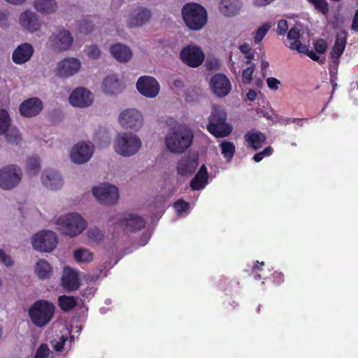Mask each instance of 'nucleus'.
Wrapping results in <instances>:
<instances>
[{"mask_svg": "<svg viewBox=\"0 0 358 358\" xmlns=\"http://www.w3.org/2000/svg\"><path fill=\"white\" fill-rule=\"evenodd\" d=\"M198 166V158L184 157L177 164V172L182 176H191Z\"/></svg>", "mask_w": 358, "mask_h": 358, "instance_id": "nucleus-24", "label": "nucleus"}, {"mask_svg": "<svg viewBox=\"0 0 358 358\" xmlns=\"http://www.w3.org/2000/svg\"><path fill=\"white\" fill-rule=\"evenodd\" d=\"M20 24L30 32L38 31L41 27V22L36 13L26 10L20 15Z\"/></svg>", "mask_w": 358, "mask_h": 358, "instance_id": "nucleus-21", "label": "nucleus"}, {"mask_svg": "<svg viewBox=\"0 0 358 358\" xmlns=\"http://www.w3.org/2000/svg\"><path fill=\"white\" fill-rule=\"evenodd\" d=\"M57 224L60 227L63 234L75 237L81 234L86 228V222L83 217L77 213H70L59 217Z\"/></svg>", "mask_w": 358, "mask_h": 358, "instance_id": "nucleus-6", "label": "nucleus"}, {"mask_svg": "<svg viewBox=\"0 0 358 358\" xmlns=\"http://www.w3.org/2000/svg\"><path fill=\"white\" fill-rule=\"evenodd\" d=\"M92 101L93 94L90 90L84 87L75 89L69 96L70 103L76 107H87L92 104Z\"/></svg>", "mask_w": 358, "mask_h": 358, "instance_id": "nucleus-14", "label": "nucleus"}, {"mask_svg": "<svg viewBox=\"0 0 358 358\" xmlns=\"http://www.w3.org/2000/svg\"><path fill=\"white\" fill-rule=\"evenodd\" d=\"M314 6L315 10L324 15L329 12V6L327 0H307Z\"/></svg>", "mask_w": 358, "mask_h": 358, "instance_id": "nucleus-41", "label": "nucleus"}, {"mask_svg": "<svg viewBox=\"0 0 358 358\" xmlns=\"http://www.w3.org/2000/svg\"><path fill=\"white\" fill-rule=\"evenodd\" d=\"M296 121H298L299 122H301L303 121L307 122V118H285V117H280L278 118V122L281 124L287 125L290 124L291 122H295Z\"/></svg>", "mask_w": 358, "mask_h": 358, "instance_id": "nucleus-57", "label": "nucleus"}, {"mask_svg": "<svg viewBox=\"0 0 358 358\" xmlns=\"http://www.w3.org/2000/svg\"><path fill=\"white\" fill-rule=\"evenodd\" d=\"M271 26L269 24L266 23L261 26L255 32L254 36V42L256 44L259 43L264 38L267 32L269 31Z\"/></svg>", "mask_w": 358, "mask_h": 358, "instance_id": "nucleus-43", "label": "nucleus"}, {"mask_svg": "<svg viewBox=\"0 0 358 358\" xmlns=\"http://www.w3.org/2000/svg\"><path fill=\"white\" fill-rule=\"evenodd\" d=\"M345 48L341 45L339 43H334L331 52V56L334 59V61H338V59L344 52Z\"/></svg>", "mask_w": 358, "mask_h": 358, "instance_id": "nucleus-48", "label": "nucleus"}, {"mask_svg": "<svg viewBox=\"0 0 358 358\" xmlns=\"http://www.w3.org/2000/svg\"><path fill=\"white\" fill-rule=\"evenodd\" d=\"M93 152V145L85 143H78L71 150V159L75 164H81L90 160Z\"/></svg>", "mask_w": 358, "mask_h": 358, "instance_id": "nucleus-15", "label": "nucleus"}, {"mask_svg": "<svg viewBox=\"0 0 358 358\" xmlns=\"http://www.w3.org/2000/svg\"><path fill=\"white\" fill-rule=\"evenodd\" d=\"M34 6L37 11L42 13H54L57 8L55 0H36Z\"/></svg>", "mask_w": 358, "mask_h": 358, "instance_id": "nucleus-33", "label": "nucleus"}, {"mask_svg": "<svg viewBox=\"0 0 358 358\" xmlns=\"http://www.w3.org/2000/svg\"><path fill=\"white\" fill-rule=\"evenodd\" d=\"M220 148L224 157L229 159H231L236 151V148L234 143L229 141H223L220 143Z\"/></svg>", "mask_w": 358, "mask_h": 358, "instance_id": "nucleus-40", "label": "nucleus"}, {"mask_svg": "<svg viewBox=\"0 0 358 358\" xmlns=\"http://www.w3.org/2000/svg\"><path fill=\"white\" fill-rule=\"evenodd\" d=\"M182 15L186 25L192 30L201 29L207 22L206 9L197 3H187L182 9Z\"/></svg>", "mask_w": 358, "mask_h": 358, "instance_id": "nucleus-4", "label": "nucleus"}, {"mask_svg": "<svg viewBox=\"0 0 358 358\" xmlns=\"http://www.w3.org/2000/svg\"><path fill=\"white\" fill-rule=\"evenodd\" d=\"M151 17V12L145 8H138V12L131 15L128 20V26L130 27H140L145 24Z\"/></svg>", "mask_w": 358, "mask_h": 358, "instance_id": "nucleus-30", "label": "nucleus"}, {"mask_svg": "<svg viewBox=\"0 0 358 358\" xmlns=\"http://www.w3.org/2000/svg\"><path fill=\"white\" fill-rule=\"evenodd\" d=\"M62 285L69 292L76 291L79 288L80 282L78 273L71 268H64L62 278Z\"/></svg>", "mask_w": 358, "mask_h": 358, "instance_id": "nucleus-20", "label": "nucleus"}, {"mask_svg": "<svg viewBox=\"0 0 358 358\" xmlns=\"http://www.w3.org/2000/svg\"><path fill=\"white\" fill-rule=\"evenodd\" d=\"M8 26V12L0 11V27H6Z\"/></svg>", "mask_w": 358, "mask_h": 358, "instance_id": "nucleus-60", "label": "nucleus"}, {"mask_svg": "<svg viewBox=\"0 0 358 358\" xmlns=\"http://www.w3.org/2000/svg\"><path fill=\"white\" fill-rule=\"evenodd\" d=\"M34 271L40 280H46L51 277L52 268L48 261L41 259L36 262Z\"/></svg>", "mask_w": 358, "mask_h": 358, "instance_id": "nucleus-32", "label": "nucleus"}, {"mask_svg": "<svg viewBox=\"0 0 358 358\" xmlns=\"http://www.w3.org/2000/svg\"><path fill=\"white\" fill-rule=\"evenodd\" d=\"M273 148L271 146L265 148L262 152L256 153L253 156V159L256 162H261L265 156H270L273 153Z\"/></svg>", "mask_w": 358, "mask_h": 358, "instance_id": "nucleus-50", "label": "nucleus"}, {"mask_svg": "<svg viewBox=\"0 0 358 358\" xmlns=\"http://www.w3.org/2000/svg\"><path fill=\"white\" fill-rule=\"evenodd\" d=\"M348 33L345 30H341L336 34L335 43H339L341 45L345 48L347 43Z\"/></svg>", "mask_w": 358, "mask_h": 358, "instance_id": "nucleus-52", "label": "nucleus"}, {"mask_svg": "<svg viewBox=\"0 0 358 358\" xmlns=\"http://www.w3.org/2000/svg\"><path fill=\"white\" fill-rule=\"evenodd\" d=\"M120 124L126 129L138 130L143 124V117L136 109H127L119 115Z\"/></svg>", "mask_w": 358, "mask_h": 358, "instance_id": "nucleus-13", "label": "nucleus"}, {"mask_svg": "<svg viewBox=\"0 0 358 358\" xmlns=\"http://www.w3.org/2000/svg\"><path fill=\"white\" fill-rule=\"evenodd\" d=\"M193 138V133L189 129L178 127L171 129L165 141L171 152L182 153L190 147Z\"/></svg>", "mask_w": 358, "mask_h": 358, "instance_id": "nucleus-3", "label": "nucleus"}, {"mask_svg": "<svg viewBox=\"0 0 358 358\" xmlns=\"http://www.w3.org/2000/svg\"><path fill=\"white\" fill-rule=\"evenodd\" d=\"M58 240L56 234L50 230H43L36 234L31 240V244L37 251L50 252L57 246Z\"/></svg>", "mask_w": 358, "mask_h": 358, "instance_id": "nucleus-7", "label": "nucleus"}, {"mask_svg": "<svg viewBox=\"0 0 358 358\" xmlns=\"http://www.w3.org/2000/svg\"><path fill=\"white\" fill-rule=\"evenodd\" d=\"M50 350L46 344H41L36 352V355L41 358H48Z\"/></svg>", "mask_w": 358, "mask_h": 358, "instance_id": "nucleus-54", "label": "nucleus"}, {"mask_svg": "<svg viewBox=\"0 0 358 358\" xmlns=\"http://www.w3.org/2000/svg\"><path fill=\"white\" fill-rule=\"evenodd\" d=\"M5 135L7 142L9 143L17 145L21 142V135L16 128L8 129Z\"/></svg>", "mask_w": 358, "mask_h": 358, "instance_id": "nucleus-39", "label": "nucleus"}, {"mask_svg": "<svg viewBox=\"0 0 358 358\" xmlns=\"http://www.w3.org/2000/svg\"><path fill=\"white\" fill-rule=\"evenodd\" d=\"M55 307L51 302L40 299L36 301L29 308L28 314L31 322L37 327L48 324L53 317Z\"/></svg>", "mask_w": 358, "mask_h": 358, "instance_id": "nucleus-2", "label": "nucleus"}, {"mask_svg": "<svg viewBox=\"0 0 358 358\" xmlns=\"http://www.w3.org/2000/svg\"><path fill=\"white\" fill-rule=\"evenodd\" d=\"M266 83L271 90H277L279 88L280 82L275 78L270 77L267 78Z\"/></svg>", "mask_w": 358, "mask_h": 358, "instance_id": "nucleus-58", "label": "nucleus"}, {"mask_svg": "<svg viewBox=\"0 0 358 358\" xmlns=\"http://www.w3.org/2000/svg\"><path fill=\"white\" fill-rule=\"evenodd\" d=\"M244 138L254 150L260 149L265 144L266 139L264 134L253 129L248 131L245 134Z\"/></svg>", "mask_w": 358, "mask_h": 358, "instance_id": "nucleus-26", "label": "nucleus"}, {"mask_svg": "<svg viewBox=\"0 0 358 358\" xmlns=\"http://www.w3.org/2000/svg\"><path fill=\"white\" fill-rule=\"evenodd\" d=\"M210 87L213 92L220 97L227 96L231 91V83L226 76L217 73L213 76Z\"/></svg>", "mask_w": 358, "mask_h": 358, "instance_id": "nucleus-17", "label": "nucleus"}, {"mask_svg": "<svg viewBox=\"0 0 358 358\" xmlns=\"http://www.w3.org/2000/svg\"><path fill=\"white\" fill-rule=\"evenodd\" d=\"M43 103L38 97H31L23 101L20 106L19 110L22 116L32 117L38 115L42 110Z\"/></svg>", "mask_w": 358, "mask_h": 358, "instance_id": "nucleus-16", "label": "nucleus"}, {"mask_svg": "<svg viewBox=\"0 0 358 358\" xmlns=\"http://www.w3.org/2000/svg\"><path fill=\"white\" fill-rule=\"evenodd\" d=\"M80 68V62L76 58H66L59 63L57 72L60 77L66 78L77 73Z\"/></svg>", "mask_w": 358, "mask_h": 358, "instance_id": "nucleus-19", "label": "nucleus"}, {"mask_svg": "<svg viewBox=\"0 0 358 358\" xmlns=\"http://www.w3.org/2000/svg\"><path fill=\"white\" fill-rule=\"evenodd\" d=\"M299 52L306 54L313 61L319 62L321 64L324 63V62L322 60H320V56L317 55V53L315 52H314L313 50H310L307 45H306V49L304 50L303 52Z\"/></svg>", "mask_w": 358, "mask_h": 358, "instance_id": "nucleus-56", "label": "nucleus"}, {"mask_svg": "<svg viewBox=\"0 0 358 358\" xmlns=\"http://www.w3.org/2000/svg\"><path fill=\"white\" fill-rule=\"evenodd\" d=\"M352 29L355 31H358V10H356L354 15L352 23Z\"/></svg>", "mask_w": 358, "mask_h": 358, "instance_id": "nucleus-64", "label": "nucleus"}, {"mask_svg": "<svg viewBox=\"0 0 358 358\" xmlns=\"http://www.w3.org/2000/svg\"><path fill=\"white\" fill-rule=\"evenodd\" d=\"M22 171L15 165H9L0 170V187L10 189L21 180Z\"/></svg>", "mask_w": 358, "mask_h": 358, "instance_id": "nucleus-10", "label": "nucleus"}, {"mask_svg": "<svg viewBox=\"0 0 358 358\" xmlns=\"http://www.w3.org/2000/svg\"><path fill=\"white\" fill-rule=\"evenodd\" d=\"M73 256L78 262H90L93 259V255L89 250L79 248L74 251Z\"/></svg>", "mask_w": 358, "mask_h": 358, "instance_id": "nucleus-36", "label": "nucleus"}, {"mask_svg": "<svg viewBox=\"0 0 358 358\" xmlns=\"http://www.w3.org/2000/svg\"><path fill=\"white\" fill-rule=\"evenodd\" d=\"M180 58L187 66L196 68L203 63L205 55L201 48L194 45H188L181 50Z\"/></svg>", "mask_w": 358, "mask_h": 358, "instance_id": "nucleus-9", "label": "nucleus"}, {"mask_svg": "<svg viewBox=\"0 0 358 358\" xmlns=\"http://www.w3.org/2000/svg\"><path fill=\"white\" fill-rule=\"evenodd\" d=\"M10 125V118L5 109H0V135L4 134Z\"/></svg>", "mask_w": 358, "mask_h": 358, "instance_id": "nucleus-38", "label": "nucleus"}, {"mask_svg": "<svg viewBox=\"0 0 358 358\" xmlns=\"http://www.w3.org/2000/svg\"><path fill=\"white\" fill-rule=\"evenodd\" d=\"M173 207L178 214L187 211L190 207L189 203L182 199H179L173 203Z\"/></svg>", "mask_w": 358, "mask_h": 358, "instance_id": "nucleus-46", "label": "nucleus"}, {"mask_svg": "<svg viewBox=\"0 0 358 358\" xmlns=\"http://www.w3.org/2000/svg\"><path fill=\"white\" fill-rule=\"evenodd\" d=\"M78 304L76 298L73 296H59L58 298V305L64 312H69L73 310Z\"/></svg>", "mask_w": 358, "mask_h": 358, "instance_id": "nucleus-34", "label": "nucleus"}, {"mask_svg": "<svg viewBox=\"0 0 358 358\" xmlns=\"http://www.w3.org/2000/svg\"><path fill=\"white\" fill-rule=\"evenodd\" d=\"M238 49L246 59L245 63L246 64H252V60L255 57V50L252 49L251 46L248 43H243L239 45Z\"/></svg>", "mask_w": 358, "mask_h": 358, "instance_id": "nucleus-42", "label": "nucleus"}, {"mask_svg": "<svg viewBox=\"0 0 358 358\" xmlns=\"http://www.w3.org/2000/svg\"><path fill=\"white\" fill-rule=\"evenodd\" d=\"M85 52L90 58L96 59L99 57L101 50L98 46L92 45L86 47Z\"/></svg>", "mask_w": 358, "mask_h": 358, "instance_id": "nucleus-49", "label": "nucleus"}, {"mask_svg": "<svg viewBox=\"0 0 358 358\" xmlns=\"http://www.w3.org/2000/svg\"><path fill=\"white\" fill-rule=\"evenodd\" d=\"M50 39L60 50H68L72 45L73 41L71 33L66 29H62L57 34H53Z\"/></svg>", "mask_w": 358, "mask_h": 358, "instance_id": "nucleus-23", "label": "nucleus"}, {"mask_svg": "<svg viewBox=\"0 0 358 358\" xmlns=\"http://www.w3.org/2000/svg\"><path fill=\"white\" fill-rule=\"evenodd\" d=\"M65 342H66V338H64V336H62L61 341H58L55 345V347H54L55 350L57 352H62L63 350V349H64V346Z\"/></svg>", "mask_w": 358, "mask_h": 358, "instance_id": "nucleus-62", "label": "nucleus"}, {"mask_svg": "<svg viewBox=\"0 0 358 358\" xmlns=\"http://www.w3.org/2000/svg\"><path fill=\"white\" fill-rule=\"evenodd\" d=\"M118 224L124 231L133 233L145 228L146 221L141 215L134 213H124L118 219Z\"/></svg>", "mask_w": 358, "mask_h": 358, "instance_id": "nucleus-11", "label": "nucleus"}, {"mask_svg": "<svg viewBox=\"0 0 358 358\" xmlns=\"http://www.w3.org/2000/svg\"><path fill=\"white\" fill-rule=\"evenodd\" d=\"M338 63H339L338 61H334V66H335L334 69H332L331 67L329 69L331 83H334V81H336V80L337 79L336 74H337V69H338Z\"/></svg>", "mask_w": 358, "mask_h": 358, "instance_id": "nucleus-59", "label": "nucleus"}, {"mask_svg": "<svg viewBox=\"0 0 358 358\" xmlns=\"http://www.w3.org/2000/svg\"><path fill=\"white\" fill-rule=\"evenodd\" d=\"M227 119L225 110L220 106H214L206 126L208 131L217 138L229 136L233 127L227 122Z\"/></svg>", "mask_w": 358, "mask_h": 358, "instance_id": "nucleus-1", "label": "nucleus"}, {"mask_svg": "<svg viewBox=\"0 0 358 358\" xmlns=\"http://www.w3.org/2000/svg\"><path fill=\"white\" fill-rule=\"evenodd\" d=\"M265 264L264 262H259L257 261L255 264L252 266V274L254 276V278L257 280H259L262 279H266L268 275L265 273L264 270V266Z\"/></svg>", "mask_w": 358, "mask_h": 358, "instance_id": "nucleus-37", "label": "nucleus"}, {"mask_svg": "<svg viewBox=\"0 0 358 358\" xmlns=\"http://www.w3.org/2000/svg\"><path fill=\"white\" fill-rule=\"evenodd\" d=\"M0 262L7 267L11 266L14 263L11 257L7 255L2 249H0Z\"/></svg>", "mask_w": 358, "mask_h": 358, "instance_id": "nucleus-53", "label": "nucleus"}, {"mask_svg": "<svg viewBox=\"0 0 358 358\" xmlns=\"http://www.w3.org/2000/svg\"><path fill=\"white\" fill-rule=\"evenodd\" d=\"M141 147L139 137L131 133L119 134L115 140L114 149L120 155L130 157L135 155Z\"/></svg>", "mask_w": 358, "mask_h": 358, "instance_id": "nucleus-5", "label": "nucleus"}, {"mask_svg": "<svg viewBox=\"0 0 358 358\" xmlns=\"http://www.w3.org/2000/svg\"><path fill=\"white\" fill-rule=\"evenodd\" d=\"M327 48V43L323 39L317 40L315 43V49L317 53L324 54Z\"/></svg>", "mask_w": 358, "mask_h": 358, "instance_id": "nucleus-55", "label": "nucleus"}, {"mask_svg": "<svg viewBox=\"0 0 358 358\" xmlns=\"http://www.w3.org/2000/svg\"><path fill=\"white\" fill-rule=\"evenodd\" d=\"M113 57L120 62H127L131 57V50L126 45L116 43L110 48Z\"/></svg>", "mask_w": 358, "mask_h": 358, "instance_id": "nucleus-29", "label": "nucleus"}, {"mask_svg": "<svg viewBox=\"0 0 358 358\" xmlns=\"http://www.w3.org/2000/svg\"><path fill=\"white\" fill-rule=\"evenodd\" d=\"M87 236L92 241L99 243L103 240V236L101 231L97 229H90L87 231Z\"/></svg>", "mask_w": 358, "mask_h": 358, "instance_id": "nucleus-47", "label": "nucleus"}, {"mask_svg": "<svg viewBox=\"0 0 358 358\" xmlns=\"http://www.w3.org/2000/svg\"><path fill=\"white\" fill-rule=\"evenodd\" d=\"M242 6L240 0H221L220 10L225 16H234L239 13Z\"/></svg>", "mask_w": 358, "mask_h": 358, "instance_id": "nucleus-27", "label": "nucleus"}, {"mask_svg": "<svg viewBox=\"0 0 358 358\" xmlns=\"http://www.w3.org/2000/svg\"><path fill=\"white\" fill-rule=\"evenodd\" d=\"M92 193L100 203L106 205L115 204L119 198L118 189L108 183L94 187Z\"/></svg>", "mask_w": 358, "mask_h": 358, "instance_id": "nucleus-8", "label": "nucleus"}, {"mask_svg": "<svg viewBox=\"0 0 358 358\" xmlns=\"http://www.w3.org/2000/svg\"><path fill=\"white\" fill-rule=\"evenodd\" d=\"M208 173L207 169L204 164H203L195 177L190 182V187L193 190H200L205 187L208 182Z\"/></svg>", "mask_w": 358, "mask_h": 358, "instance_id": "nucleus-31", "label": "nucleus"}, {"mask_svg": "<svg viewBox=\"0 0 358 358\" xmlns=\"http://www.w3.org/2000/svg\"><path fill=\"white\" fill-rule=\"evenodd\" d=\"M136 88L142 95L148 98H154L159 92V83L150 76L140 77L136 82Z\"/></svg>", "mask_w": 358, "mask_h": 358, "instance_id": "nucleus-12", "label": "nucleus"}, {"mask_svg": "<svg viewBox=\"0 0 358 358\" xmlns=\"http://www.w3.org/2000/svg\"><path fill=\"white\" fill-rule=\"evenodd\" d=\"M274 0H254V4L257 7H263L270 4Z\"/></svg>", "mask_w": 358, "mask_h": 358, "instance_id": "nucleus-63", "label": "nucleus"}, {"mask_svg": "<svg viewBox=\"0 0 358 358\" xmlns=\"http://www.w3.org/2000/svg\"><path fill=\"white\" fill-rule=\"evenodd\" d=\"M34 50L29 43H24L18 45L12 54L13 62L16 64H23L30 60Z\"/></svg>", "mask_w": 358, "mask_h": 358, "instance_id": "nucleus-18", "label": "nucleus"}, {"mask_svg": "<svg viewBox=\"0 0 358 358\" xmlns=\"http://www.w3.org/2000/svg\"><path fill=\"white\" fill-rule=\"evenodd\" d=\"M288 30V24L286 20H280L278 22L277 34L279 36H284Z\"/></svg>", "mask_w": 358, "mask_h": 358, "instance_id": "nucleus-51", "label": "nucleus"}, {"mask_svg": "<svg viewBox=\"0 0 358 358\" xmlns=\"http://www.w3.org/2000/svg\"><path fill=\"white\" fill-rule=\"evenodd\" d=\"M273 282L280 284L284 281V275L281 272L274 271L272 274Z\"/></svg>", "mask_w": 358, "mask_h": 358, "instance_id": "nucleus-61", "label": "nucleus"}, {"mask_svg": "<svg viewBox=\"0 0 358 358\" xmlns=\"http://www.w3.org/2000/svg\"><path fill=\"white\" fill-rule=\"evenodd\" d=\"M250 66L243 71L242 82L243 84H249L252 80L255 65V64H250Z\"/></svg>", "mask_w": 358, "mask_h": 358, "instance_id": "nucleus-44", "label": "nucleus"}, {"mask_svg": "<svg viewBox=\"0 0 358 358\" xmlns=\"http://www.w3.org/2000/svg\"><path fill=\"white\" fill-rule=\"evenodd\" d=\"M301 37L300 30L297 27L291 28L287 35L289 43L286 45L291 50H296L297 52H303L306 49V45H303L299 38Z\"/></svg>", "mask_w": 358, "mask_h": 358, "instance_id": "nucleus-28", "label": "nucleus"}, {"mask_svg": "<svg viewBox=\"0 0 358 358\" xmlns=\"http://www.w3.org/2000/svg\"><path fill=\"white\" fill-rule=\"evenodd\" d=\"M43 184L48 189L56 190L62 187V176L55 170H45L41 175Z\"/></svg>", "mask_w": 358, "mask_h": 358, "instance_id": "nucleus-22", "label": "nucleus"}, {"mask_svg": "<svg viewBox=\"0 0 358 358\" xmlns=\"http://www.w3.org/2000/svg\"><path fill=\"white\" fill-rule=\"evenodd\" d=\"M40 160L37 157H32L27 159L26 171L29 175H37L40 171Z\"/></svg>", "mask_w": 358, "mask_h": 358, "instance_id": "nucleus-35", "label": "nucleus"}, {"mask_svg": "<svg viewBox=\"0 0 358 358\" xmlns=\"http://www.w3.org/2000/svg\"><path fill=\"white\" fill-rule=\"evenodd\" d=\"M102 88L106 94H117L123 90L124 85L116 75H109L103 80Z\"/></svg>", "mask_w": 358, "mask_h": 358, "instance_id": "nucleus-25", "label": "nucleus"}, {"mask_svg": "<svg viewBox=\"0 0 358 358\" xmlns=\"http://www.w3.org/2000/svg\"><path fill=\"white\" fill-rule=\"evenodd\" d=\"M94 23L92 20H90L88 19H83L79 22V30L80 32H83L84 34H89L94 29Z\"/></svg>", "mask_w": 358, "mask_h": 358, "instance_id": "nucleus-45", "label": "nucleus"}]
</instances>
